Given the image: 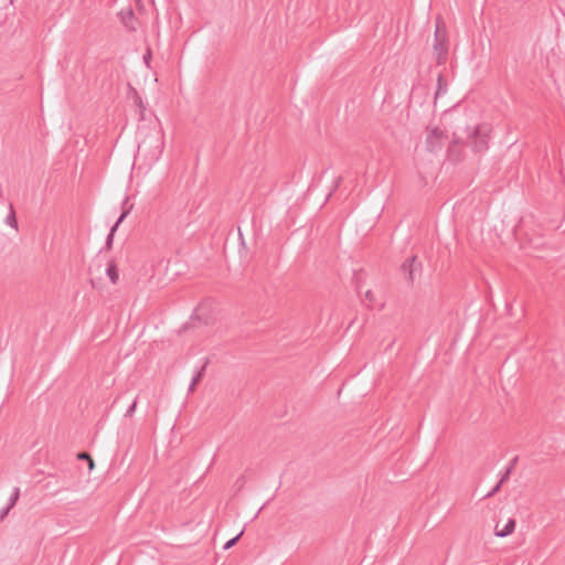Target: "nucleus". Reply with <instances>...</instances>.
Returning <instances> with one entry per match:
<instances>
[{
    "label": "nucleus",
    "mask_w": 565,
    "mask_h": 565,
    "mask_svg": "<svg viewBox=\"0 0 565 565\" xmlns=\"http://www.w3.org/2000/svg\"><path fill=\"white\" fill-rule=\"evenodd\" d=\"M489 128L486 125L478 126L472 136L469 137V143L476 152H483L488 149Z\"/></svg>",
    "instance_id": "f257e3e1"
},
{
    "label": "nucleus",
    "mask_w": 565,
    "mask_h": 565,
    "mask_svg": "<svg viewBox=\"0 0 565 565\" xmlns=\"http://www.w3.org/2000/svg\"><path fill=\"white\" fill-rule=\"evenodd\" d=\"M445 139L444 132L439 128L427 130L426 147L430 152L437 151L443 147Z\"/></svg>",
    "instance_id": "f03ea898"
},
{
    "label": "nucleus",
    "mask_w": 565,
    "mask_h": 565,
    "mask_svg": "<svg viewBox=\"0 0 565 565\" xmlns=\"http://www.w3.org/2000/svg\"><path fill=\"white\" fill-rule=\"evenodd\" d=\"M434 50L437 53V62L439 64L444 63L447 57L448 47H447L445 38L441 36V34H440V30H439L438 25L436 26V31H435Z\"/></svg>",
    "instance_id": "7ed1b4c3"
},
{
    "label": "nucleus",
    "mask_w": 565,
    "mask_h": 565,
    "mask_svg": "<svg viewBox=\"0 0 565 565\" xmlns=\"http://www.w3.org/2000/svg\"><path fill=\"white\" fill-rule=\"evenodd\" d=\"M132 209V205H129L128 207L124 206V210L121 212V215L119 216V218L117 220V222L115 223V225L110 228V232L108 233L107 237H106V242H105V247L107 249H110L111 246H113V242H114V234L117 230V227L119 226V224L126 218V216L130 213Z\"/></svg>",
    "instance_id": "20e7f679"
},
{
    "label": "nucleus",
    "mask_w": 565,
    "mask_h": 565,
    "mask_svg": "<svg viewBox=\"0 0 565 565\" xmlns=\"http://www.w3.org/2000/svg\"><path fill=\"white\" fill-rule=\"evenodd\" d=\"M515 529V520L513 518H510L507 523L500 527V524L498 523L494 529L495 536L499 537H505L513 533Z\"/></svg>",
    "instance_id": "39448f33"
},
{
    "label": "nucleus",
    "mask_w": 565,
    "mask_h": 565,
    "mask_svg": "<svg viewBox=\"0 0 565 565\" xmlns=\"http://www.w3.org/2000/svg\"><path fill=\"white\" fill-rule=\"evenodd\" d=\"M416 256H412L409 259H407L403 265H402V269L405 271V270H408V280L409 281H413L414 280V273L415 270L417 269L418 266H420V264H417L416 262Z\"/></svg>",
    "instance_id": "423d86ee"
},
{
    "label": "nucleus",
    "mask_w": 565,
    "mask_h": 565,
    "mask_svg": "<svg viewBox=\"0 0 565 565\" xmlns=\"http://www.w3.org/2000/svg\"><path fill=\"white\" fill-rule=\"evenodd\" d=\"M209 361L206 360L202 366L195 372V374L193 375L192 377V381L189 385V393H192L194 392L195 390V386L198 385V383L202 380V377L204 376V373H205V369H206V365H207Z\"/></svg>",
    "instance_id": "0eeeda50"
},
{
    "label": "nucleus",
    "mask_w": 565,
    "mask_h": 565,
    "mask_svg": "<svg viewBox=\"0 0 565 565\" xmlns=\"http://www.w3.org/2000/svg\"><path fill=\"white\" fill-rule=\"evenodd\" d=\"M106 274L113 284H116L118 281V278H119L118 270H117V266L114 262L108 263Z\"/></svg>",
    "instance_id": "6e6552de"
},
{
    "label": "nucleus",
    "mask_w": 565,
    "mask_h": 565,
    "mask_svg": "<svg viewBox=\"0 0 565 565\" xmlns=\"http://www.w3.org/2000/svg\"><path fill=\"white\" fill-rule=\"evenodd\" d=\"M516 460H518L516 457L511 460L509 467L507 468V470L504 471V473L502 475V477L500 479L501 482H505L509 479V477L514 468V465L516 463Z\"/></svg>",
    "instance_id": "1a4fd4ad"
},
{
    "label": "nucleus",
    "mask_w": 565,
    "mask_h": 565,
    "mask_svg": "<svg viewBox=\"0 0 565 565\" xmlns=\"http://www.w3.org/2000/svg\"><path fill=\"white\" fill-rule=\"evenodd\" d=\"M19 497H20V489L18 487H15L9 498V502H8V505H10L11 508H13L17 503V501L19 500Z\"/></svg>",
    "instance_id": "9d476101"
},
{
    "label": "nucleus",
    "mask_w": 565,
    "mask_h": 565,
    "mask_svg": "<svg viewBox=\"0 0 565 565\" xmlns=\"http://www.w3.org/2000/svg\"><path fill=\"white\" fill-rule=\"evenodd\" d=\"M363 302H365L370 307L375 306L374 295L371 290L365 291Z\"/></svg>",
    "instance_id": "9b49d317"
},
{
    "label": "nucleus",
    "mask_w": 565,
    "mask_h": 565,
    "mask_svg": "<svg viewBox=\"0 0 565 565\" xmlns=\"http://www.w3.org/2000/svg\"><path fill=\"white\" fill-rule=\"evenodd\" d=\"M132 20H134V12L131 10H129L126 14H122L124 24L131 30L135 29L132 25L129 24L130 21H132Z\"/></svg>",
    "instance_id": "f8f14e48"
},
{
    "label": "nucleus",
    "mask_w": 565,
    "mask_h": 565,
    "mask_svg": "<svg viewBox=\"0 0 565 565\" xmlns=\"http://www.w3.org/2000/svg\"><path fill=\"white\" fill-rule=\"evenodd\" d=\"M243 532L238 533L235 537L228 540L225 545H224V550H228L231 548L232 546H234L236 544V542L238 541V539L242 536Z\"/></svg>",
    "instance_id": "ddd939ff"
},
{
    "label": "nucleus",
    "mask_w": 565,
    "mask_h": 565,
    "mask_svg": "<svg viewBox=\"0 0 565 565\" xmlns=\"http://www.w3.org/2000/svg\"><path fill=\"white\" fill-rule=\"evenodd\" d=\"M136 407H137V398H135L132 404L128 407V409L126 411L125 416L126 417H131L135 414V412H136Z\"/></svg>",
    "instance_id": "4468645a"
},
{
    "label": "nucleus",
    "mask_w": 565,
    "mask_h": 565,
    "mask_svg": "<svg viewBox=\"0 0 565 565\" xmlns=\"http://www.w3.org/2000/svg\"><path fill=\"white\" fill-rule=\"evenodd\" d=\"M503 482H501V480L492 488L491 491H489L484 498H491L493 497L501 488Z\"/></svg>",
    "instance_id": "2eb2a0df"
},
{
    "label": "nucleus",
    "mask_w": 565,
    "mask_h": 565,
    "mask_svg": "<svg viewBox=\"0 0 565 565\" xmlns=\"http://www.w3.org/2000/svg\"><path fill=\"white\" fill-rule=\"evenodd\" d=\"M11 509L12 508L10 505H8V504L3 509H1V511H0V519L3 520L9 514Z\"/></svg>",
    "instance_id": "dca6fc26"
},
{
    "label": "nucleus",
    "mask_w": 565,
    "mask_h": 565,
    "mask_svg": "<svg viewBox=\"0 0 565 565\" xmlns=\"http://www.w3.org/2000/svg\"><path fill=\"white\" fill-rule=\"evenodd\" d=\"M78 459L90 460V456L87 452H81L78 454Z\"/></svg>",
    "instance_id": "f3484780"
},
{
    "label": "nucleus",
    "mask_w": 565,
    "mask_h": 565,
    "mask_svg": "<svg viewBox=\"0 0 565 565\" xmlns=\"http://www.w3.org/2000/svg\"><path fill=\"white\" fill-rule=\"evenodd\" d=\"M88 462H89V469H93V467H94V461H93V459L90 458V460H88Z\"/></svg>",
    "instance_id": "a211bd4d"
},
{
    "label": "nucleus",
    "mask_w": 565,
    "mask_h": 565,
    "mask_svg": "<svg viewBox=\"0 0 565 565\" xmlns=\"http://www.w3.org/2000/svg\"><path fill=\"white\" fill-rule=\"evenodd\" d=\"M12 221L15 222V217L13 214L9 217V222H12Z\"/></svg>",
    "instance_id": "6ab92c4d"
},
{
    "label": "nucleus",
    "mask_w": 565,
    "mask_h": 565,
    "mask_svg": "<svg viewBox=\"0 0 565 565\" xmlns=\"http://www.w3.org/2000/svg\"><path fill=\"white\" fill-rule=\"evenodd\" d=\"M12 221L15 222V217L13 214L9 217V222H12Z\"/></svg>",
    "instance_id": "aec40b11"
},
{
    "label": "nucleus",
    "mask_w": 565,
    "mask_h": 565,
    "mask_svg": "<svg viewBox=\"0 0 565 565\" xmlns=\"http://www.w3.org/2000/svg\"><path fill=\"white\" fill-rule=\"evenodd\" d=\"M128 203V198L125 199L124 204L126 205Z\"/></svg>",
    "instance_id": "412c9836"
}]
</instances>
